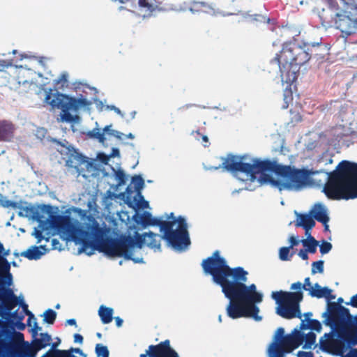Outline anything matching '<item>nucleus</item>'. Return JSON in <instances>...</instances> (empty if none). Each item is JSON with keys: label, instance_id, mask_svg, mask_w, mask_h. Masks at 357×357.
I'll return each instance as SVG.
<instances>
[{"label": "nucleus", "instance_id": "nucleus-1", "mask_svg": "<svg viewBox=\"0 0 357 357\" xmlns=\"http://www.w3.org/2000/svg\"><path fill=\"white\" fill-rule=\"evenodd\" d=\"M202 267L204 273L211 275L213 282L221 287L225 296L229 300L226 308L229 317L233 319L252 317L256 321L261 320L257 304L262 301L263 295L257 291L255 284H245L248 273L243 267H230L219 250L204 259Z\"/></svg>", "mask_w": 357, "mask_h": 357}, {"label": "nucleus", "instance_id": "nucleus-2", "mask_svg": "<svg viewBox=\"0 0 357 357\" xmlns=\"http://www.w3.org/2000/svg\"><path fill=\"white\" fill-rule=\"evenodd\" d=\"M105 230L92 215H89L82 227L75 231L74 238L82 245V251L86 252L89 248L91 252L98 250L109 257H123L126 259L137 261L132 258V251L128 249L126 238L117 239L113 238H104Z\"/></svg>", "mask_w": 357, "mask_h": 357}, {"label": "nucleus", "instance_id": "nucleus-3", "mask_svg": "<svg viewBox=\"0 0 357 357\" xmlns=\"http://www.w3.org/2000/svg\"><path fill=\"white\" fill-rule=\"evenodd\" d=\"M325 48L321 42L306 43L304 47L296 43L289 41L282 45L281 51L275 55L272 62H275L279 67L281 77L286 76L290 79L295 78L301 66L309 61L311 56L317 60L324 58Z\"/></svg>", "mask_w": 357, "mask_h": 357}, {"label": "nucleus", "instance_id": "nucleus-4", "mask_svg": "<svg viewBox=\"0 0 357 357\" xmlns=\"http://www.w3.org/2000/svg\"><path fill=\"white\" fill-rule=\"evenodd\" d=\"M323 191L332 200L357 198V163L341 161L335 170L328 173Z\"/></svg>", "mask_w": 357, "mask_h": 357}, {"label": "nucleus", "instance_id": "nucleus-5", "mask_svg": "<svg viewBox=\"0 0 357 357\" xmlns=\"http://www.w3.org/2000/svg\"><path fill=\"white\" fill-rule=\"evenodd\" d=\"M316 335L309 332L303 335L295 328L291 333L284 334V329L279 327L273 336V341L268 347V357H285L286 354L292 352L301 344L304 343L303 349H310L315 343Z\"/></svg>", "mask_w": 357, "mask_h": 357}, {"label": "nucleus", "instance_id": "nucleus-6", "mask_svg": "<svg viewBox=\"0 0 357 357\" xmlns=\"http://www.w3.org/2000/svg\"><path fill=\"white\" fill-rule=\"evenodd\" d=\"M312 288L310 278H306L303 284L301 282H296L291 285V289L298 290L296 291L289 292L282 290L273 291L271 297L278 305L276 313L287 319L296 317L301 319L302 315L300 310V303L303 298L301 289L308 291L310 293Z\"/></svg>", "mask_w": 357, "mask_h": 357}, {"label": "nucleus", "instance_id": "nucleus-7", "mask_svg": "<svg viewBox=\"0 0 357 357\" xmlns=\"http://www.w3.org/2000/svg\"><path fill=\"white\" fill-rule=\"evenodd\" d=\"M245 156L238 160L235 155H228L222 162V167L227 171L231 172H240L250 176L252 181L257 178V174L260 172L270 171L279 176V170L283 165L278 164L276 161L270 160H261L258 158H251L250 162H244Z\"/></svg>", "mask_w": 357, "mask_h": 357}, {"label": "nucleus", "instance_id": "nucleus-8", "mask_svg": "<svg viewBox=\"0 0 357 357\" xmlns=\"http://www.w3.org/2000/svg\"><path fill=\"white\" fill-rule=\"evenodd\" d=\"M160 231L162 238L173 248L182 250L190 244L185 219L179 216L177 220H166Z\"/></svg>", "mask_w": 357, "mask_h": 357}, {"label": "nucleus", "instance_id": "nucleus-9", "mask_svg": "<svg viewBox=\"0 0 357 357\" xmlns=\"http://www.w3.org/2000/svg\"><path fill=\"white\" fill-rule=\"evenodd\" d=\"M52 89H50L46 93L45 102L51 105L52 108L61 109L62 111L61 119L63 121L71 123L75 121V116H73L69 111H77L82 107H86L91 104L85 98H76L70 97L68 95L56 93H54L52 98Z\"/></svg>", "mask_w": 357, "mask_h": 357}, {"label": "nucleus", "instance_id": "nucleus-10", "mask_svg": "<svg viewBox=\"0 0 357 357\" xmlns=\"http://www.w3.org/2000/svg\"><path fill=\"white\" fill-rule=\"evenodd\" d=\"M279 172V176L285 180L280 181V191L284 189L298 190L307 184L310 176V172L307 169H297L290 165H282Z\"/></svg>", "mask_w": 357, "mask_h": 357}, {"label": "nucleus", "instance_id": "nucleus-11", "mask_svg": "<svg viewBox=\"0 0 357 357\" xmlns=\"http://www.w3.org/2000/svg\"><path fill=\"white\" fill-rule=\"evenodd\" d=\"M333 26L341 32V36L347 39L357 32V19H353L345 12L337 13L333 18Z\"/></svg>", "mask_w": 357, "mask_h": 357}, {"label": "nucleus", "instance_id": "nucleus-12", "mask_svg": "<svg viewBox=\"0 0 357 357\" xmlns=\"http://www.w3.org/2000/svg\"><path fill=\"white\" fill-rule=\"evenodd\" d=\"M139 357H179L177 352L170 346V341L166 340L156 345H150L144 354Z\"/></svg>", "mask_w": 357, "mask_h": 357}, {"label": "nucleus", "instance_id": "nucleus-13", "mask_svg": "<svg viewBox=\"0 0 357 357\" xmlns=\"http://www.w3.org/2000/svg\"><path fill=\"white\" fill-rule=\"evenodd\" d=\"M50 224L52 227L57 229L59 231L70 232L72 231V237L75 242L79 243L74 238L75 231L77 229L81 228L80 227H75L71 222V219L68 215H50Z\"/></svg>", "mask_w": 357, "mask_h": 357}, {"label": "nucleus", "instance_id": "nucleus-14", "mask_svg": "<svg viewBox=\"0 0 357 357\" xmlns=\"http://www.w3.org/2000/svg\"><path fill=\"white\" fill-rule=\"evenodd\" d=\"M36 336L33 337L34 340L32 341L31 344L27 346L26 355L29 357H35L37 352L48 346L52 340L51 336L47 333H40V338H36Z\"/></svg>", "mask_w": 357, "mask_h": 357}, {"label": "nucleus", "instance_id": "nucleus-15", "mask_svg": "<svg viewBox=\"0 0 357 357\" xmlns=\"http://www.w3.org/2000/svg\"><path fill=\"white\" fill-rule=\"evenodd\" d=\"M0 301L4 310L8 312L18 305V298L10 288L3 289L0 291Z\"/></svg>", "mask_w": 357, "mask_h": 357}, {"label": "nucleus", "instance_id": "nucleus-16", "mask_svg": "<svg viewBox=\"0 0 357 357\" xmlns=\"http://www.w3.org/2000/svg\"><path fill=\"white\" fill-rule=\"evenodd\" d=\"M134 220L137 224H141L143 227H146L147 226H158L160 227V230L163 226L164 222L166 220H163L160 218H153L151 214L149 212L145 211L140 215L137 214L134 215Z\"/></svg>", "mask_w": 357, "mask_h": 357}, {"label": "nucleus", "instance_id": "nucleus-17", "mask_svg": "<svg viewBox=\"0 0 357 357\" xmlns=\"http://www.w3.org/2000/svg\"><path fill=\"white\" fill-rule=\"evenodd\" d=\"M15 130V125L10 121H0V142H10Z\"/></svg>", "mask_w": 357, "mask_h": 357}, {"label": "nucleus", "instance_id": "nucleus-18", "mask_svg": "<svg viewBox=\"0 0 357 357\" xmlns=\"http://www.w3.org/2000/svg\"><path fill=\"white\" fill-rule=\"evenodd\" d=\"M8 255L5 252L3 245L0 242V276L8 277L11 280V274L10 273V264L6 258Z\"/></svg>", "mask_w": 357, "mask_h": 357}, {"label": "nucleus", "instance_id": "nucleus-19", "mask_svg": "<svg viewBox=\"0 0 357 357\" xmlns=\"http://www.w3.org/2000/svg\"><path fill=\"white\" fill-rule=\"evenodd\" d=\"M24 335L22 333H15L13 338L9 342L3 344V349L8 354H13L17 351L20 345L24 343Z\"/></svg>", "mask_w": 357, "mask_h": 357}, {"label": "nucleus", "instance_id": "nucleus-20", "mask_svg": "<svg viewBox=\"0 0 357 357\" xmlns=\"http://www.w3.org/2000/svg\"><path fill=\"white\" fill-rule=\"evenodd\" d=\"M310 214L312 215L314 219L322 224L328 223L329 221L327 211L321 204H316L310 211Z\"/></svg>", "mask_w": 357, "mask_h": 357}, {"label": "nucleus", "instance_id": "nucleus-21", "mask_svg": "<svg viewBox=\"0 0 357 357\" xmlns=\"http://www.w3.org/2000/svg\"><path fill=\"white\" fill-rule=\"evenodd\" d=\"M312 297L318 298H326L328 300L335 299V296L332 295V290L328 287H321L318 283L314 284L312 289H310L309 294Z\"/></svg>", "mask_w": 357, "mask_h": 357}, {"label": "nucleus", "instance_id": "nucleus-22", "mask_svg": "<svg viewBox=\"0 0 357 357\" xmlns=\"http://www.w3.org/2000/svg\"><path fill=\"white\" fill-rule=\"evenodd\" d=\"M20 306L22 307L24 312L28 316L27 325L31 326V321L32 319L34 321L33 326L31 330L32 336L35 337L36 335H38V332L41 330V327L38 326L34 314L29 310L28 305L24 302L23 298H22V303H20Z\"/></svg>", "mask_w": 357, "mask_h": 357}, {"label": "nucleus", "instance_id": "nucleus-23", "mask_svg": "<svg viewBox=\"0 0 357 357\" xmlns=\"http://www.w3.org/2000/svg\"><path fill=\"white\" fill-rule=\"evenodd\" d=\"M352 318L350 314L349 309L342 306L338 311L335 318L333 320L331 326L334 325L335 326H340L344 325L347 320H349Z\"/></svg>", "mask_w": 357, "mask_h": 357}, {"label": "nucleus", "instance_id": "nucleus-24", "mask_svg": "<svg viewBox=\"0 0 357 357\" xmlns=\"http://www.w3.org/2000/svg\"><path fill=\"white\" fill-rule=\"evenodd\" d=\"M146 235L147 233L139 234L136 232L134 238L130 236L125 237L128 249L130 250L131 248L135 246L138 248H142L146 241Z\"/></svg>", "mask_w": 357, "mask_h": 357}, {"label": "nucleus", "instance_id": "nucleus-25", "mask_svg": "<svg viewBox=\"0 0 357 357\" xmlns=\"http://www.w3.org/2000/svg\"><path fill=\"white\" fill-rule=\"evenodd\" d=\"M40 249L45 250V247L44 245L38 246H31L28 250L22 252L21 253V256L27 258L29 260H36L39 259L41 256L45 253L42 252Z\"/></svg>", "mask_w": 357, "mask_h": 357}, {"label": "nucleus", "instance_id": "nucleus-26", "mask_svg": "<svg viewBox=\"0 0 357 357\" xmlns=\"http://www.w3.org/2000/svg\"><path fill=\"white\" fill-rule=\"evenodd\" d=\"M300 220L301 222L297 223L296 226L303 227L305 230L306 234H308V231L311 230L315 225V222L312 215H300Z\"/></svg>", "mask_w": 357, "mask_h": 357}, {"label": "nucleus", "instance_id": "nucleus-27", "mask_svg": "<svg viewBox=\"0 0 357 357\" xmlns=\"http://www.w3.org/2000/svg\"><path fill=\"white\" fill-rule=\"evenodd\" d=\"M113 312L112 308L101 305L98 310L101 321L105 324L110 323L113 319Z\"/></svg>", "mask_w": 357, "mask_h": 357}, {"label": "nucleus", "instance_id": "nucleus-28", "mask_svg": "<svg viewBox=\"0 0 357 357\" xmlns=\"http://www.w3.org/2000/svg\"><path fill=\"white\" fill-rule=\"evenodd\" d=\"M161 238H162V236H160L157 234L150 231L147 233L146 243L148 247L152 249L159 250L160 248Z\"/></svg>", "mask_w": 357, "mask_h": 357}, {"label": "nucleus", "instance_id": "nucleus-29", "mask_svg": "<svg viewBox=\"0 0 357 357\" xmlns=\"http://www.w3.org/2000/svg\"><path fill=\"white\" fill-rule=\"evenodd\" d=\"M303 245L306 248V250L310 253L314 254L317 252V247L319 242L310 234H309L307 239L301 241Z\"/></svg>", "mask_w": 357, "mask_h": 357}, {"label": "nucleus", "instance_id": "nucleus-30", "mask_svg": "<svg viewBox=\"0 0 357 357\" xmlns=\"http://www.w3.org/2000/svg\"><path fill=\"white\" fill-rule=\"evenodd\" d=\"M126 192L128 193L127 200H128V204L129 206L133 207V208L137 207V208H147L149 206L148 202L145 201L144 199H140L141 201H142L140 202L139 201H137V197H135L134 199H133V202H130L129 201V199H130L129 195L132 192V191L131 188H130V186L127 187Z\"/></svg>", "mask_w": 357, "mask_h": 357}, {"label": "nucleus", "instance_id": "nucleus-31", "mask_svg": "<svg viewBox=\"0 0 357 357\" xmlns=\"http://www.w3.org/2000/svg\"><path fill=\"white\" fill-rule=\"evenodd\" d=\"M342 305H339L338 303L335 302H330L328 303V321L327 324H330L332 323L334 318H335V316L337 315L338 311H340V307Z\"/></svg>", "mask_w": 357, "mask_h": 357}, {"label": "nucleus", "instance_id": "nucleus-32", "mask_svg": "<svg viewBox=\"0 0 357 357\" xmlns=\"http://www.w3.org/2000/svg\"><path fill=\"white\" fill-rule=\"evenodd\" d=\"M132 183L134 185L135 190L137 191V196L139 199H143V196L141 195V190L144 188V181L140 175H135L132 177Z\"/></svg>", "mask_w": 357, "mask_h": 357}, {"label": "nucleus", "instance_id": "nucleus-33", "mask_svg": "<svg viewBox=\"0 0 357 357\" xmlns=\"http://www.w3.org/2000/svg\"><path fill=\"white\" fill-rule=\"evenodd\" d=\"M261 183H270L271 185L279 189L280 180L275 179L272 176L262 173L259 178Z\"/></svg>", "mask_w": 357, "mask_h": 357}, {"label": "nucleus", "instance_id": "nucleus-34", "mask_svg": "<svg viewBox=\"0 0 357 357\" xmlns=\"http://www.w3.org/2000/svg\"><path fill=\"white\" fill-rule=\"evenodd\" d=\"M310 328L311 330L320 332L321 330V324L319 321L317 319H310L307 326L304 324V321L301 324V329Z\"/></svg>", "mask_w": 357, "mask_h": 357}, {"label": "nucleus", "instance_id": "nucleus-35", "mask_svg": "<svg viewBox=\"0 0 357 357\" xmlns=\"http://www.w3.org/2000/svg\"><path fill=\"white\" fill-rule=\"evenodd\" d=\"M87 135L91 139H97L100 143L104 144L106 141L104 132H101L99 128H93L89 131Z\"/></svg>", "mask_w": 357, "mask_h": 357}, {"label": "nucleus", "instance_id": "nucleus-36", "mask_svg": "<svg viewBox=\"0 0 357 357\" xmlns=\"http://www.w3.org/2000/svg\"><path fill=\"white\" fill-rule=\"evenodd\" d=\"M283 100L284 104L282 107V109H287L288 108L289 103L293 100L292 91L290 89H286L284 90Z\"/></svg>", "mask_w": 357, "mask_h": 357}, {"label": "nucleus", "instance_id": "nucleus-37", "mask_svg": "<svg viewBox=\"0 0 357 357\" xmlns=\"http://www.w3.org/2000/svg\"><path fill=\"white\" fill-rule=\"evenodd\" d=\"M95 350L98 357H109V356L107 347L101 344H97Z\"/></svg>", "mask_w": 357, "mask_h": 357}, {"label": "nucleus", "instance_id": "nucleus-38", "mask_svg": "<svg viewBox=\"0 0 357 357\" xmlns=\"http://www.w3.org/2000/svg\"><path fill=\"white\" fill-rule=\"evenodd\" d=\"M44 321L49 324H53L56 317V313L52 309H48L44 312Z\"/></svg>", "mask_w": 357, "mask_h": 357}, {"label": "nucleus", "instance_id": "nucleus-39", "mask_svg": "<svg viewBox=\"0 0 357 357\" xmlns=\"http://www.w3.org/2000/svg\"><path fill=\"white\" fill-rule=\"evenodd\" d=\"M115 179L117 181L118 185H123L126 183V176L122 169H118L115 172Z\"/></svg>", "mask_w": 357, "mask_h": 357}, {"label": "nucleus", "instance_id": "nucleus-40", "mask_svg": "<svg viewBox=\"0 0 357 357\" xmlns=\"http://www.w3.org/2000/svg\"><path fill=\"white\" fill-rule=\"evenodd\" d=\"M324 261L319 260L317 261H314L312 264V274H315L317 273H322L324 272Z\"/></svg>", "mask_w": 357, "mask_h": 357}, {"label": "nucleus", "instance_id": "nucleus-41", "mask_svg": "<svg viewBox=\"0 0 357 357\" xmlns=\"http://www.w3.org/2000/svg\"><path fill=\"white\" fill-rule=\"evenodd\" d=\"M0 205L3 208H12L14 209L20 208L17 202L9 199H0Z\"/></svg>", "mask_w": 357, "mask_h": 357}, {"label": "nucleus", "instance_id": "nucleus-42", "mask_svg": "<svg viewBox=\"0 0 357 357\" xmlns=\"http://www.w3.org/2000/svg\"><path fill=\"white\" fill-rule=\"evenodd\" d=\"M291 248L289 247H282L279 250V257L282 261H288L290 259L289 251Z\"/></svg>", "mask_w": 357, "mask_h": 357}, {"label": "nucleus", "instance_id": "nucleus-43", "mask_svg": "<svg viewBox=\"0 0 357 357\" xmlns=\"http://www.w3.org/2000/svg\"><path fill=\"white\" fill-rule=\"evenodd\" d=\"M332 249V244L329 242L324 241L319 248V251L322 255L326 254Z\"/></svg>", "mask_w": 357, "mask_h": 357}, {"label": "nucleus", "instance_id": "nucleus-44", "mask_svg": "<svg viewBox=\"0 0 357 357\" xmlns=\"http://www.w3.org/2000/svg\"><path fill=\"white\" fill-rule=\"evenodd\" d=\"M68 82V75L66 73H63L60 75L58 79L54 81V84L58 86L59 84H61V86H64L67 84Z\"/></svg>", "mask_w": 357, "mask_h": 357}, {"label": "nucleus", "instance_id": "nucleus-45", "mask_svg": "<svg viewBox=\"0 0 357 357\" xmlns=\"http://www.w3.org/2000/svg\"><path fill=\"white\" fill-rule=\"evenodd\" d=\"M54 357H72L70 351L68 350L56 349L54 352Z\"/></svg>", "mask_w": 357, "mask_h": 357}, {"label": "nucleus", "instance_id": "nucleus-46", "mask_svg": "<svg viewBox=\"0 0 357 357\" xmlns=\"http://www.w3.org/2000/svg\"><path fill=\"white\" fill-rule=\"evenodd\" d=\"M138 3L140 7L146 8L149 10H151L152 8V5L149 3L148 0H139Z\"/></svg>", "mask_w": 357, "mask_h": 357}, {"label": "nucleus", "instance_id": "nucleus-47", "mask_svg": "<svg viewBox=\"0 0 357 357\" xmlns=\"http://www.w3.org/2000/svg\"><path fill=\"white\" fill-rule=\"evenodd\" d=\"M347 305H351L354 307L357 308V294H355L351 298V300L349 302L346 303Z\"/></svg>", "mask_w": 357, "mask_h": 357}, {"label": "nucleus", "instance_id": "nucleus-48", "mask_svg": "<svg viewBox=\"0 0 357 357\" xmlns=\"http://www.w3.org/2000/svg\"><path fill=\"white\" fill-rule=\"evenodd\" d=\"M12 66V62L0 60V71L3 70L6 68Z\"/></svg>", "mask_w": 357, "mask_h": 357}, {"label": "nucleus", "instance_id": "nucleus-49", "mask_svg": "<svg viewBox=\"0 0 357 357\" xmlns=\"http://www.w3.org/2000/svg\"><path fill=\"white\" fill-rule=\"evenodd\" d=\"M298 357H314V355L310 351H300L297 354Z\"/></svg>", "mask_w": 357, "mask_h": 357}, {"label": "nucleus", "instance_id": "nucleus-50", "mask_svg": "<svg viewBox=\"0 0 357 357\" xmlns=\"http://www.w3.org/2000/svg\"><path fill=\"white\" fill-rule=\"evenodd\" d=\"M289 243L290 245L289 246L291 249H292L294 246L297 245L299 243V241L293 236L289 237Z\"/></svg>", "mask_w": 357, "mask_h": 357}, {"label": "nucleus", "instance_id": "nucleus-51", "mask_svg": "<svg viewBox=\"0 0 357 357\" xmlns=\"http://www.w3.org/2000/svg\"><path fill=\"white\" fill-rule=\"evenodd\" d=\"M307 250H301L298 255V256L303 260H307L308 259V255H307Z\"/></svg>", "mask_w": 357, "mask_h": 357}, {"label": "nucleus", "instance_id": "nucleus-52", "mask_svg": "<svg viewBox=\"0 0 357 357\" xmlns=\"http://www.w3.org/2000/svg\"><path fill=\"white\" fill-rule=\"evenodd\" d=\"M123 135H124L122 132L117 131V130H112L111 133H110V136H113L118 139H122V137Z\"/></svg>", "mask_w": 357, "mask_h": 357}, {"label": "nucleus", "instance_id": "nucleus-53", "mask_svg": "<svg viewBox=\"0 0 357 357\" xmlns=\"http://www.w3.org/2000/svg\"><path fill=\"white\" fill-rule=\"evenodd\" d=\"M83 340H84V338L82 335L78 334V333H76L74 335V342L75 343L82 344Z\"/></svg>", "mask_w": 357, "mask_h": 357}, {"label": "nucleus", "instance_id": "nucleus-54", "mask_svg": "<svg viewBox=\"0 0 357 357\" xmlns=\"http://www.w3.org/2000/svg\"><path fill=\"white\" fill-rule=\"evenodd\" d=\"M111 127H112V125L106 126L103 128L102 132H104V134L106 133V134L110 135L111 131L113 130L112 129H111Z\"/></svg>", "mask_w": 357, "mask_h": 357}, {"label": "nucleus", "instance_id": "nucleus-55", "mask_svg": "<svg viewBox=\"0 0 357 357\" xmlns=\"http://www.w3.org/2000/svg\"><path fill=\"white\" fill-rule=\"evenodd\" d=\"M114 319H115L116 326L118 327H121L123 322V319L121 318H120L119 317H115Z\"/></svg>", "mask_w": 357, "mask_h": 357}, {"label": "nucleus", "instance_id": "nucleus-56", "mask_svg": "<svg viewBox=\"0 0 357 357\" xmlns=\"http://www.w3.org/2000/svg\"><path fill=\"white\" fill-rule=\"evenodd\" d=\"M68 351H70V354H72L73 352H75L76 354H82V351L79 348H71Z\"/></svg>", "mask_w": 357, "mask_h": 357}, {"label": "nucleus", "instance_id": "nucleus-57", "mask_svg": "<svg viewBox=\"0 0 357 357\" xmlns=\"http://www.w3.org/2000/svg\"><path fill=\"white\" fill-rule=\"evenodd\" d=\"M66 323L71 326H76V320L75 319H70L66 321Z\"/></svg>", "mask_w": 357, "mask_h": 357}, {"label": "nucleus", "instance_id": "nucleus-58", "mask_svg": "<svg viewBox=\"0 0 357 357\" xmlns=\"http://www.w3.org/2000/svg\"><path fill=\"white\" fill-rule=\"evenodd\" d=\"M36 237L37 238H38L39 241H40L42 239V238H43V236H42V231H40V230H36Z\"/></svg>", "mask_w": 357, "mask_h": 357}, {"label": "nucleus", "instance_id": "nucleus-59", "mask_svg": "<svg viewBox=\"0 0 357 357\" xmlns=\"http://www.w3.org/2000/svg\"><path fill=\"white\" fill-rule=\"evenodd\" d=\"M2 332L0 331V348L3 349V344L5 343L4 340L2 339Z\"/></svg>", "mask_w": 357, "mask_h": 357}, {"label": "nucleus", "instance_id": "nucleus-60", "mask_svg": "<svg viewBox=\"0 0 357 357\" xmlns=\"http://www.w3.org/2000/svg\"><path fill=\"white\" fill-rule=\"evenodd\" d=\"M168 220H177L178 218H175L173 213H171L168 216H167Z\"/></svg>", "mask_w": 357, "mask_h": 357}, {"label": "nucleus", "instance_id": "nucleus-61", "mask_svg": "<svg viewBox=\"0 0 357 357\" xmlns=\"http://www.w3.org/2000/svg\"><path fill=\"white\" fill-rule=\"evenodd\" d=\"M320 343L323 348L327 347L328 345V342L327 340H324V341L321 340Z\"/></svg>", "mask_w": 357, "mask_h": 357}, {"label": "nucleus", "instance_id": "nucleus-62", "mask_svg": "<svg viewBox=\"0 0 357 357\" xmlns=\"http://www.w3.org/2000/svg\"><path fill=\"white\" fill-rule=\"evenodd\" d=\"M202 139L204 142H208V138L206 135H202Z\"/></svg>", "mask_w": 357, "mask_h": 357}, {"label": "nucleus", "instance_id": "nucleus-63", "mask_svg": "<svg viewBox=\"0 0 357 357\" xmlns=\"http://www.w3.org/2000/svg\"><path fill=\"white\" fill-rule=\"evenodd\" d=\"M112 1H114V2H117L118 1V2L121 3H126L128 2V1H130V0H112Z\"/></svg>", "mask_w": 357, "mask_h": 357}, {"label": "nucleus", "instance_id": "nucleus-64", "mask_svg": "<svg viewBox=\"0 0 357 357\" xmlns=\"http://www.w3.org/2000/svg\"><path fill=\"white\" fill-rule=\"evenodd\" d=\"M112 109H114V110L117 114H121V110H120L119 108L116 107L115 106H113V107H112Z\"/></svg>", "mask_w": 357, "mask_h": 357}]
</instances>
